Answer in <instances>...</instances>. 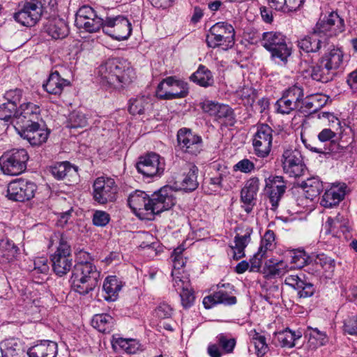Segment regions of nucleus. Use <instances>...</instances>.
Segmentation results:
<instances>
[{
    "label": "nucleus",
    "instance_id": "1",
    "mask_svg": "<svg viewBox=\"0 0 357 357\" xmlns=\"http://www.w3.org/2000/svg\"><path fill=\"white\" fill-rule=\"evenodd\" d=\"M100 84L106 88L121 89L130 84L135 74L130 64L119 59H108L97 68Z\"/></svg>",
    "mask_w": 357,
    "mask_h": 357
},
{
    "label": "nucleus",
    "instance_id": "2",
    "mask_svg": "<svg viewBox=\"0 0 357 357\" xmlns=\"http://www.w3.org/2000/svg\"><path fill=\"white\" fill-rule=\"evenodd\" d=\"M100 277V272L93 264H75L72 275L73 289L80 294H87L98 285Z\"/></svg>",
    "mask_w": 357,
    "mask_h": 357
},
{
    "label": "nucleus",
    "instance_id": "3",
    "mask_svg": "<svg viewBox=\"0 0 357 357\" xmlns=\"http://www.w3.org/2000/svg\"><path fill=\"white\" fill-rule=\"evenodd\" d=\"M261 45L268 50L272 59L286 63L291 54V48L287 46L286 37L280 32L268 31L262 34Z\"/></svg>",
    "mask_w": 357,
    "mask_h": 357
},
{
    "label": "nucleus",
    "instance_id": "4",
    "mask_svg": "<svg viewBox=\"0 0 357 357\" xmlns=\"http://www.w3.org/2000/svg\"><path fill=\"white\" fill-rule=\"evenodd\" d=\"M235 31L234 27L227 22H218L212 26L206 35V41L209 47H221L227 50L234 45Z\"/></svg>",
    "mask_w": 357,
    "mask_h": 357
},
{
    "label": "nucleus",
    "instance_id": "5",
    "mask_svg": "<svg viewBox=\"0 0 357 357\" xmlns=\"http://www.w3.org/2000/svg\"><path fill=\"white\" fill-rule=\"evenodd\" d=\"M59 245L56 251L51 255L50 259L53 271L59 277L66 275L72 268L73 259L71 248L63 234H59Z\"/></svg>",
    "mask_w": 357,
    "mask_h": 357
},
{
    "label": "nucleus",
    "instance_id": "6",
    "mask_svg": "<svg viewBox=\"0 0 357 357\" xmlns=\"http://www.w3.org/2000/svg\"><path fill=\"white\" fill-rule=\"evenodd\" d=\"M29 156L24 149H15L5 152L0 158V168L4 174L16 176L26 169Z\"/></svg>",
    "mask_w": 357,
    "mask_h": 357
},
{
    "label": "nucleus",
    "instance_id": "7",
    "mask_svg": "<svg viewBox=\"0 0 357 357\" xmlns=\"http://www.w3.org/2000/svg\"><path fill=\"white\" fill-rule=\"evenodd\" d=\"M188 93V84L174 77L164 79L158 86L156 95L160 99L172 100L185 97Z\"/></svg>",
    "mask_w": 357,
    "mask_h": 357
},
{
    "label": "nucleus",
    "instance_id": "8",
    "mask_svg": "<svg viewBox=\"0 0 357 357\" xmlns=\"http://www.w3.org/2000/svg\"><path fill=\"white\" fill-rule=\"evenodd\" d=\"M36 190L37 185L33 181L17 178L8 183L6 197L10 200L23 202L31 199Z\"/></svg>",
    "mask_w": 357,
    "mask_h": 357
},
{
    "label": "nucleus",
    "instance_id": "9",
    "mask_svg": "<svg viewBox=\"0 0 357 357\" xmlns=\"http://www.w3.org/2000/svg\"><path fill=\"white\" fill-rule=\"evenodd\" d=\"M118 187L112 178L98 177L93 184V199L100 204L112 202L116 199Z\"/></svg>",
    "mask_w": 357,
    "mask_h": 357
},
{
    "label": "nucleus",
    "instance_id": "10",
    "mask_svg": "<svg viewBox=\"0 0 357 357\" xmlns=\"http://www.w3.org/2000/svg\"><path fill=\"white\" fill-rule=\"evenodd\" d=\"M314 29L328 41L330 38L344 31L345 24L337 13L331 12L328 15L320 17Z\"/></svg>",
    "mask_w": 357,
    "mask_h": 357
},
{
    "label": "nucleus",
    "instance_id": "11",
    "mask_svg": "<svg viewBox=\"0 0 357 357\" xmlns=\"http://www.w3.org/2000/svg\"><path fill=\"white\" fill-rule=\"evenodd\" d=\"M201 107L204 112L226 126H232L236 122L234 112L228 105L206 100L201 103Z\"/></svg>",
    "mask_w": 357,
    "mask_h": 357
},
{
    "label": "nucleus",
    "instance_id": "12",
    "mask_svg": "<svg viewBox=\"0 0 357 357\" xmlns=\"http://www.w3.org/2000/svg\"><path fill=\"white\" fill-rule=\"evenodd\" d=\"M105 19L98 15L91 6H83L75 15V24L79 29L93 33L103 27Z\"/></svg>",
    "mask_w": 357,
    "mask_h": 357
},
{
    "label": "nucleus",
    "instance_id": "13",
    "mask_svg": "<svg viewBox=\"0 0 357 357\" xmlns=\"http://www.w3.org/2000/svg\"><path fill=\"white\" fill-rule=\"evenodd\" d=\"M273 129L266 123L256 126V132L252 137L254 152L259 158L267 157L271 150Z\"/></svg>",
    "mask_w": 357,
    "mask_h": 357
},
{
    "label": "nucleus",
    "instance_id": "14",
    "mask_svg": "<svg viewBox=\"0 0 357 357\" xmlns=\"http://www.w3.org/2000/svg\"><path fill=\"white\" fill-rule=\"evenodd\" d=\"M102 29L105 33L119 41L128 39L132 33L131 23L122 15L106 17Z\"/></svg>",
    "mask_w": 357,
    "mask_h": 357
},
{
    "label": "nucleus",
    "instance_id": "15",
    "mask_svg": "<svg viewBox=\"0 0 357 357\" xmlns=\"http://www.w3.org/2000/svg\"><path fill=\"white\" fill-rule=\"evenodd\" d=\"M149 202L150 214H159L175 205V191L171 186H164L151 195Z\"/></svg>",
    "mask_w": 357,
    "mask_h": 357
},
{
    "label": "nucleus",
    "instance_id": "16",
    "mask_svg": "<svg viewBox=\"0 0 357 357\" xmlns=\"http://www.w3.org/2000/svg\"><path fill=\"white\" fill-rule=\"evenodd\" d=\"M336 263L332 257L321 253L316 256L314 262L306 268V271L319 280L331 279Z\"/></svg>",
    "mask_w": 357,
    "mask_h": 357
},
{
    "label": "nucleus",
    "instance_id": "17",
    "mask_svg": "<svg viewBox=\"0 0 357 357\" xmlns=\"http://www.w3.org/2000/svg\"><path fill=\"white\" fill-rule=\"evenodd\" d=\"M284 172L290 177H299L303 174L305 165L301 153L297 149H286L281 157Z\"/></svg>",
    "mask_w": 357,
    "mask_h": 357
},
{
    "label": "nucleus",
    "instance_id": "18",
    "mask_svg": "<svg viewBox=\"0 0 357 357\" xmlns=\"http://www.w3.org/2000/svg\"><path fill=\"white\" fill-rule=\"evenodd\" d=\"M136 167L139 173L147 177H153L162 174L165 162L158 154L149 153L139 158Z\"/></svg>",
    "mask_w": 357,
    "mask_h": 357
},
{
    "label": "nucleus",
    "instance_id": "19",
    "mask_svg": "<svg viewBox=\"0 0 357 357\" xmlns=\"http://www.w3.org/2000/svg\"><path fill=\"white\" fill-rule=\"evenodd\" d=\"M17 132L32 146H40L48 138L50 131L40 127L38 122L17 126L15 128Z\"/></svg>",
    "mask_w": 357,
    "mask_h": 357
},
{
    "label": "nucleus",
    "instance_id": "20",
    "mask_svg": "<svg viewBox=\"0 0 357 357\" xmlns=\"http://www.w3.org/2000/svg\"><path fill=\"white\" fill-rule=\"evenodd\" d=\"M177 140L181 149L185 153L197 155L201 151L202 138L190 129H180L177 134Z\"/></svg>",
    "mask_w": 357,
    "mask_h": 357
},
{
    "label": "nucleus",
    "instance_id": "21",
    "mask_svg": "<svg viewBox=\"0 0 357 357\" xmlns=\"http://www.w3.org/2000/svg\"><path fill=\"white\" fill-rule=\"evenodd\" d=\"M40 115V107L31 102H24L16 109L14 127L38 122Z\"/></svg>",
    "mask_w": 357,
    "mask_h": 357
},
{
    "label": "nucleus",
    "instance_id": "22",
    "mask_svg": "<svg viewBox=\"0 0 357 357\" xmlns=\"http://www.w3.org/2000/svg\"><path fill=\"white\" fill-rule=\"evenodd\" d=\"M284 283L296 290L299 298L311 297L316 291L314 285L306 280L304 274L289 275L286 277Z\"/></svg>",
    "mask_w": 357,
    "mask_h": 357
},
{
    "label": "nucleus",
    "instance_id": "23",
    "mask_svg": "<svg viewBox=\"0 0 357 357\" xmlns=\"http://www.w3.org/2000/svg\"><path fill=\"white\" fill-rule=\"evenodd\" d=\"M287 189L286 182L282 176H270L266 179V190L268 194L270 202L276 208Z\"/></svg>",
    "mask_w": 357,
    "mask_h": 357
},
{
    "label": "nucleus",
    "instance_id": "24",
    "mask_svg": "<svg viewBox=\"0 0 357 357\" xmlns=\"http://www.w3.org/2000/svg\"><path fill=\"white\" fill-rule=\"evenodd\" d=\"M328 44L327 38L323 37L314 29L310 34L298 40V47L306 53H317Z\"/></svg>",
    "mask_w": 357,
    "mask_h": 357
},
{
    "label": "nucleus",
    "instance_id": "25",
    "mask_svg": "<svg viewBox=\"0 0 357 357\" xmlns=\"http://www.w3.org/2000/svg\"><path fill=\"white\" fill-rule=\"evenodd\" d=\"M346 183H339L325 191L320 202V204L325 208H332L344 199L348 192Z\"/></svg>",
    "mask_w": 357,
    "mask_h": 357
},
{
    "label": "nucleus",
    "instance_id": "26",
    "mask_svg": "<svg viewBox=\"0 0 357 357\" xmlns=\"http://www.w3.org/2000/svg\"><path fill=\"white\" fill-rule=\"evenodd\" d=\"M62 68L60 70H55L50 75L47 80L43 84V89L50 94L60 95L63 89L70 86V82L61 77Z\"/></svg>",
    "mask_w": 357,
    "mask_h": 357
},
{
    "label": "nucleus",
    "instance_id": "27",
    "mask_svg": "<svg viewBox=\"0 0 357 357\" xmlns=\"http://www.w3.org/2000/svg\"><path fill=\"white\" fill-rule=\"evenodd\" d=\"M198 168L193 165H186L185 171L176 183H179V189L185 192H192L195 190L199 183L197 181Z\"/></svg>",
    "mask_w": 357,
    "mask_h": 357
},
{
    "label": "nucleus",
    "instance_id": "28",
    "mask_svg": "<svg viewBox=\"0 0 357 357\" xmlns=\"http://www.w3.org/2000/svg\"><path fill=\"white\" fill-rule=\"evenodd\" d=\"M150 197L143 191L136 190L130 195L128 203L132 211L140 215L144 211L150 213Z\"/></svg>",
    "mask_w": 357,
    "mask_h": 357
},
{
    "label": "nucleus",
    "instance_id": "29",
    "mask_svg": "<svg viewBox=\"0 0 357 357\" xmlns=\"http://www.w3.org/2000/svg\"><path fill=\"white\" fill-rule=\"evenodd\" d=\"M50 172L57 180L67 178L68 181H73L78 177L77 167L68 161L57 162L51 167Z\"/></svg>",
    "mask_w": 357,
    "mask_h": 357
},
{
    "label": "nucleus",
    "instance_id": "30",
    "mask_svg": "<svg viewBox=\"0 0 357 357\" xmlns=\"http://www.w3.org/2000/svg\"><path fill=\"white\" fill-rule=\"evenodd\" d=\"M57 344L50 340H43L29 349V357H56Z\"/></svg>",
    "mask_w": 357,
    "mask_h": 357
},
{
    "label": "nucleus",
    "instance_id": "31",
    "mask_svg": "<svg viewBox=\"0 0 357 357\" xmlns=\"http://www.w3.org/2000/svg\"><path fill=\"white\" fill-rule=\"evenodd\" d=\"M321 63H324L332 73H336L342 68L344 63V54L339 48H333L325 53L321 58Z\"/></svg>",
    "mask_w": 357,
    "mask_h": 357
},
{
    "label": "nucleus",
    "instance_id": "32",
    "mask_svg": "<svg viewBox=\"0 0 357 357\" xmlns=\"http://www.w3.org/2000/svg\"><path fill=\"white\" fill-rule=\"evenodd\" d=\"M45 31L54 39L63 38L68 33L66 22L61 18L50 20L45 25Z\"/></svg>",
    "mask_w": 357,
    "mask_h": 357
},
{
    "label": "nucleus",
    "instance_id": "33",
    "mask_svg": "<svg viewBox=\"0 0 357 357\" xmlns=\"http://www.w3.org/2000/svg\"><path fill=\"white\" fill-rule=\"evenodd\" d=\"M290 269L291 268L283 260L271 259L266 263L264 273L266 275V277L274 278L282 277L289 272Z\"/></svg>",
    "mask_w": 357,
    "mask_h": 357
},
{
    "label": "nucleus",
    "instance_id": "34",
    "mask_svg": "<svg viewBox=\"0 0 357 357\" xmlns=\"http://www.w3.org/2000/svg\"><path fill=\"white\" fill-rule=\"evenodd\" d=\"M325 96L319 93L312 94L303 98L301 111L306 113L316 112L326 103Z\"/></svg>",
    "mask_w": 357,
    "mask_h": 357
},
{
    "label": "nucleus",
    "instance_id": "35",
    "mask_svg": "<svg viewBox=\"0 0 357 357\" xmlns=\"http://www.w3.org/2000/svg\"><path fill=\"white\" fill-rule=\"evenodd\" d=\"M252 233V229L247 227L243 235H236L234 238L235 245L231 246V248L234 252V259L238 260L245 256L244 250L250 241V235Z\"/></svg>",
    "mask_w": 357,
    "mask_h": 357
},
{
    "label": "nucleus",
    "instance_id": "36",
    "mask_svg": "<svg viewBox=\"0 0 357 357\" xmlns=\"http://www.w3.org/2000/svg\"><path fill=\"white\" fill-rule=\"evenodd\" d=\"M259 187V180L257 177H252L248 180L241 191V201L243 204H252L255 202Z\"/></svg>",
    "mask_w": 357,
    "mask_h": 357
},
{
    "label": "nucleus",
    "instance_id": "37",
    "mask_svg": "<svg viewBox=\"0 0 357 357\" xmlns=\"http://www.w3.org/2000/svg\"><path fill=\"white\" fill-rule=\"evenodd\" d=\"M2 357H20L23 354L20 342L15 338L7 339L0 344Z\"/></svg>",
    "mask_w": 357,
    "mask_h": 357
},
{
    "label": "nucleus",
    "instance_id": "38",
    "mask_svg": "<svg viewBox=\"0 0 357 357\" xmlns=\"http://www.w3.org/2000/svg\"><path fill=\"white\" fill-rule=\"evenodd\" d=\"M301 337V332H293L289 328L274 333L273 341L278 342L282 347L291 348L295 346V341Z\"/></svg>",
    "mask_w": 357,
    "mask_h": 357
},
{
    "label": "nucleus",
    "instance_id": "39",
    "mask_svg": "<svg viewBox=\"0 0 357 357\" xmlns=\"http://www.w3.org/2000/svg\"><path fill=\"white\" fill-rule=\"evenodd\" d=\"M301 187L304 190L306 198L311 200L319 196L324 189L322 182L317 177H312L303 181Z\"/></svg>",
    "mask_w": 357,
    "mask_h": 357
},
{
    "label": "nucleus",
    "instance_id": "40",
    "mask_svg": "<svg viewBox=\"0 0 357 357\" xmlns=\"http://www.w3.org/2000/svg\"><path fill=\"white\" fill-rule=\"evenodd\" d=\"M335 75L336 73H332L320 59L317 64L312 67L310 76L315 81L327 83L333 80Z\"/></svg>",
    "mask_w": 357,
    "mask_h": 357
},
{
    "label": "nucleus",
    "instance_id": "41",
    "mask_svg": "<svg viewBox=\"0 0 357 357\" xmlns=\"http://www.w3.org/2000/svg\"><path fill=\"white\" fill-rule=\"evenodd\" d=\"M121 282L116 276H108L105 278L102 289L105 293L104 296L107 301H115L117 298L118 293L121 289Z\"/></svg>",
    "mask_w": 357,
    "mask_h": 357
},
{
    "label": "nucleus",
    "instance_id": "42",
    "mask_svg": "<svg viewBox=\"0 0 357 357\" xmlns=\"http://www.w3.org/2000/svg\"><path fill=\"white\" fill-rule=\"evenodd\" d=\"M190 80L200 86H212L214 80L211 72L204 66L200 65L198 69L190 76Z\"/></svg>",
    "mask_w": 357,
    "mask_h": 357
},
{
    "label": "nucleus",
    "instance_id": "43",
    "mask_svg": "<svg viewBox=\"0 0 357 357\" xmlns=\"http://www.w3.org/2000/svg\"><path fill=\"white\" fill-rule=\"evenodd\" d=\"M91 325L98 331L109 333L114 326V319L108 314H98L93 317Z\"/></svg>",
    "mask_w": 357,
    "mask_h": 357
},
{
    "label": "nucleus",
    "instance_id": "44",
    "mask_svg": "<svg viewBox=\"0 0 357 357\" xmlns=\"http://www.w3.org/2000/svg\"><path fill=\"white\" fill-rule=\"evenodd\" d=\"M267 2L274 10L288 13L298 9L304 0H267Z\"/></svg>",
    "mask_w": 357,
    "mask_h": 357
},
{
    "label": "nucleus",
    "instance_id": "45",
    "mask_svg": "<svg viewBox=\"0 0 357 357\" xmlns=\"http://www.w3.org/2000/svg\"><path fill=\"white\" fill-rule=\"evenodd\" d=\"M112 344L114 347L119 346L126 353L134 354L142 351V347L139 341L135 339H125L122 337H113Z\"/></svg>",
    "mask_w": 357,
    "mask_h": 357
},
{
    "label": "nucleus",
    "instance_id": "46",
    "mask_svg": "<svg viewBox=\"0 0 357 357\" xmlns=\"http://www.w3.org/2000/svg\"><path fill=\"white\" fill-rule=\"evenodd\" d=\"M305 337L308 339L309 343L314 347L324 345L328 342L326 333L317 328L307 327L305 332Z\"/></svg>",
    "mask_w": 357,
    "mask_h": 357
},
{
    "label": "nucleus",
    "instance_id": "47",
    "mask_svg": "<svg viewBox=\"0 0 357 357\" xmlns=\"http://www.w3.org/2000/svg\"><path fill=\"white\" fill-rule=\"evenodd\" d=\"M290 259V263L293 264L291 268H301L305 266L307 267L311 264L310 257L307 255L304 250H295L289 252L288 256Z\"/></svg>",
    "mask_w": 357,
    "mask_h": 357
},
{
    "label": "nucleus",
    "instance_id": "48",
    "mask_svg": "<svg viewBox=\"0 0 357 357\" xmlns=\"http://www.w3.org/2000/svg\"><path fill=\"white\" fill-rule=\"evenodd\" d=\"M282 95L289 100L293 101L294 104L301 110L304 98V90L301 86L295 84L289 86L283 91Z\"/></svg>",
    "mask_w": 357,
    "mask_h": 357
},
{
    "label": "nucleus",
    "instance_id": "49",
    "mask_svg": "<svg viewBox=\"0 0 357 357\" xmlns=\"http://www.w3.org/2000/svg\"><path fill=\"white\" fill-rule=\"evenodd\" d=\"M172 276L173 286L177 292L180 293L190 287V279L185 273L181 271H172Z\"/></svg>",
    "mask_w": 357,
    "mask_h": 357
},
{
    "label": "nucleus",
    "instance_id": "50",
    "mask_svg": "<svg viewBox=\"0 0 357 357\" xmlns=\"http://www.w3.org/2000/svg\"><path fill=\"white\" fill-rule=\"evenodd\" d=\"M88 124V118L80 111L72 112L67 119L66 125L70 128H82Z\"/></svg>",
    "mask_w": 357,
    "mask_h": 357
},
{
    "label": "nucleus",
    "instance_id": "51",
    "mask_svg": "<svg viewBox=\"0 0 357 357\" xmlns=\"http://www.w3.org/2000/svg\"><path fill=\"white\" fill-rule=\"evenodd\" d=\"M29 12L24 7L23 3L19 6V8L17 11L13 13V19L17 23L25 26H32L35 25L37 22L34 20V17L30 15Z\"/></svg>",
    "mask_w": 357,
    "mask_h": 357
},
{
    "label": "nucleus",
    "instance_id": "52",
    "mask_svg": "<svg viewBox=\"0 0 357 357\" xmlns=\"http://www.w3.org/2000/svg\"><path fill=\"white\" fill-rule=\"evenodd\" d=\"M18 248L8 238L0 240V252L8 261L13 260L18 252Z\"/></svg>",
    "mask_w": 357,
    "mask_h": 357
},
{
    "label": "nucleus",
    "instance_id": "53",
    "mask_svg": "<svg viewBox=\"0 0 357 357\" xmlns=\"http://www.w3.org/2000/svg\"><path fill=\"white\" fill-rule=\"evenodd\" d=\"M149 106V98L146 96H139L130 100L129 112L132 115L144 114Z\"/></svg>",
    "mask_w": 357,
    "mask_h": 357
},
{
    "label": "nucleus",
    "instance_id": "54",
    "mask_svg": "<svg viewBox=\"0 0 357 357\" xmlns=\"http://www.w3.org/2000/svg\"><path fill=\"white\" fill-rule=\"evenodd\" d=\"M30 15L34 17V20L38 22L43 13V6L40 0H24L22 3Z\"/></svg>",
    "mask_w": 357,
    "mask_h": 357
},
{
    "label": "nucleus",
    "instance_id": "55",
    "mask_svg": "<svg viewBox=\"0 0 357 357\" xmlns=\"http://www.w3.org/2000/svg\"><path fill=\"white\" fill-rule=\"evenodd\" d=\"M276 112L281 114H289L291 112L299 109L294 104L293 101L289 100L283 95L278 99L275 105Z\"/></svg>",
    "mask_w": 357,
    "mask_h": 357
},
{
    "label": "nucleus",
    "instance_id": "56",
    "mask_svg": "<svg viewBox=\"0 0 357 357\" xmlns=\"http://www.w3.org/2000/svg\"><path fill=\"white\" fill-rule=\"evenodd\" d=\"M217 344L226 354H231L235 348L236 340L233 337H228L225 333L216 336Z\"/></svg>",
    "mask_w": 357,
    "mask_h": 357
},
{
    "label": "nucleus",
    "instance_id": "57",
    "mask_svg": "<svg viewBox=\"0 0 357 357\" xmlns=\"http://www.w3.org/2000/svg\"><path fill=\"white\" fill-rule=\"evenodd\" d=\"M275 248V235L272 230H267L261 241L259 250L264 251L266 254L268 251H272Z\"/></svg>",
    "mask_w": 357,
    "mask_h": 357
},
{
    "label": "nucleus",
    "instance_id": "58",
    "mask_svg": "<svg viewBox=\"0 0 357 357\" xmlns=\"http://www.w3.org/2000/svg\"><path fill=\"white\" fill-rule=\"evenodd\" d=\"M22 97V91L20 89H10L7 91L3 98L7 101L6 103L13 105L14 109H17V104Z\"/></svg>",
    "mask_w": 357,
    "mask_h": 357
},
{
    "label": "nucleus",
    "instance_id": "59",
    "mask_svg": "<svg viewBox=\"0 0 357 357\" xmlns=\"http://www.w3.org/2000/svg\"><path fill=\"white\" fill-rule=\"evenodd\" d=\"M253 342L256 349L257 355L259 357L264 356L268 350L266 337L263 335L256 334L253 337Z\"/></svg>",
    "mask_w": 357,
    "mask_h": 357
},
{
    "label": "nucleus",
    "instance_id": "60",
    "mask_svg": "<svg viewBox=\"0 0 357 357\" xmlns=\"http://www.w3.org/2000/svg\"><path fill=\"white\" fill-rule=\"evenodd\" d=\"M214 297L216 298V302L225 305H234L236 303V298L230 295L226 291L220 289L214 293Z\"/></svg>",
    "mask_w": 357,
    "mask_h": 357
},
{
    "label": "nucleus",
    "instance_id": "61",
    "mask_svg": "<svg viewBox=\"0 0 357 357\" xmlns=\"http://www.w3.org/2000/svg\"><path fill=\"white\" fill-rule=\"evenodd\" d=\"M267 257L266 254L261 250H258L257 252L255 253L253 257L250 259V271L253 272H258L262 264L263 259Z\"/></svg>",
    "mask_w": 357,
    "mask_h": 357
},
{
    "label": "nucleus",
    "instance_id": "62",
    "mask_svg": "<svg viewBox=\"0 0 357 357\" xmlns=\"http://www.w3.org/2000/svg\"><path fill=\"white\" fill-rule=\"evenodd\" d=\"M93 223L98 227H105L109 220V214L103 211H96L93 215Z\"/></svg>",
    "mask_w": 357,
    "mask_h": 357
},
{
    "label": "nucleus",
    "instance_id": "63",
    "mask_svg": "<svg viewBox=\"0 0 357 357\" xmlns=\"http://www.w3.org/2000/svg\"><path fill=\"white\" fill-rule=\"evenodd\" d=\"M16 109L13 105H8L6 102L0 105V120L8 121L13 116L15 117Z\"/></svg>",
    "mask_w": 357,
    "mask_h": 357
},
{
    "label": "nucleus",
    "instance_id": "64",
    "mask_svg": "<svg viewBox=\"0 0 357 357\" xmlns=\"http://www.w3.org/2000/svg\"><path fill=\"white\" fill-rule=\"evenodd\" d=\"M344 331L349 335H357V314L344 321Z\"/></svg>",
    "mask_w": 357,
    "mask_h": 357
}]
</instances>
